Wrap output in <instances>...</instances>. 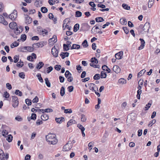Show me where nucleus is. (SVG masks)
<instances>
[{
    "mask_svg": "<svg viewBox=\"0 0 160 160\" xmlns=\"http://www.w3.org/2000/svg\"><path fill=\"white\" fill-rule=\"evenodd\" d=\"M79 28V25L77 23L75 25L73 28V31L74 32H76L77 31H78Z\"/></svg>",
    "mask_w": 160,
    "mask_h": 160,
    "instance_id": "obj_21",
    "label": "nucleus"
},
{
    "mask_svg": "<svg viewBox=\"0 0 160 160\" xmlns=\"http://www.w3.org/2000/svg\"><path fill=\"white\" fill-rule=\"evenodd\" d=\"M82 45L84 48H87L88 46L87 41L86 40H85L83 41L82 43Z\"/></svg>",
    "mask_w": 160,
    "mask_h": 160,
    "instance_id": "obj_33",
    "label": "nucleus"
},
{
    "mask_svg": "<svg viewBox=\"0 0 160 160\" xmlns=\"http://www.w3.org/2000/svg\"><path fill=\"white\" fill-rule=\"evenodd\" d=\"M55 137V134H49L46 136V140L49 144L55 145L57 143L58 141Z\"/></svg>",
    "mask_w": 160,
    "mask_h": 160,
    "instance_id": "obj_1",
    "label": "nucleus"
},
{
    "mask_svg": "<svg viewBox=\"0 0 160 160\" xmlns=\"http://www.w3.org/2000/svg\"><path fill=\"white\" fill-rule=\"evenodd\" d=\"M120 23L123 25H126L127 24V21L125 18H122L120 19Z\"/></svg>",
    "mask_w": 160,
    "mask_h": 160,
    "instance_id": "obj_23",
    "label": "nucleus"
},
{
    "mask_svg": "<svg viewBox=\"0 0 160 160\" xmlns=\"http://www.w3.org/2000/svg\"><path fill=\"white\" fill-rule=\"evenodd\" d=\"M107 76V74L106 72L102 71L100 73V78H106Z\"/></svg>",
    "mask_w": 160,
    "mask_h": 160,
    "instance_id": "obj_22",
    "label": "nucleus"
},
{
    "mask_svg": "<svg viewBox=\"0 0 160 160\" xmlns=\"http://www.w3.org/2000/svg\"><path fill=\"white\" fill-rule=\"evenodd\" d=\"M82 26L83 27H85L86 28V30H89L90 28V26L87 23H84L82 24Z\"/></svg>",
    "mask_w": 160,
    "mask_h": 160,
    "instance_id": "obj_24",
    "label": "nucleus"
},
{
    "mask_svg": "<svg viewBox=\"0 0 160 160\" xmlns=\"http://www.w3.org/2000/svg\"><path fill=\"white\" fill-rule=\"evenodd\" d=\"M15 94L18 95L19 96H21L22 95V92L18 90H16L15 92Z\"/></svg>",
    "mask_w": 160,
    "mask_h": 160,
    "instance_id": "obj_43",
    "label": "nucleus"
},
{
    "mask_svg": "<svg viewBox=\"0 0 160 160\" xmlns=\"http://www.w3.org/2000/svg\"><path fill=\"white\" fill-rule=\"evenodd\" d=\"M0 23H2L4 25H7L8 24V22L5 20L3 16L1 15H0Z\"/></svg>",
    "mask_w": 160,
    "mask_h": 160,
    "instance_id": "obj_8",
    "label": "nucleus"
},
{
    "mask_svg": "<svg viewBox=\"0 0 160 160\" xmlns=\"http://www.w3.org/2000/svg\"><path fill=\"white\" fill-rule=\"evenodd\" d=\"M27 38V36L26 34H22L21 36L20 40H22V42H24L26 40Z\"/></svg>",
    "mask_w": 160,
    "mask_h": 160,
    "instance_id": "obj_40",
    "label": "nucleus"
},
{
    "mask_svg": "<svg viewBox=\"0 0 160 160\" xmlns=\"http://www.w3.org/2000/svg\"><path fill=\"white\" fill-rule=\"evenodd\" d=\"M45 83L46 85L48 87H50L51 86V83L49 82L48 79V78H46L45 79Z\"/></svg>",
    "mask_w": 160,
    "mask_h": 160,
    "instance_id": "obj_41",
    "label": "nucleus"
},
{
    "mask_svg": "<svg viewBox=\"0 0 160 160\" xmlns=\"http://www.w3.org/2000/svg\"><path fill=\"white\" fill-rule=\"evenodd\" d=\"M70 22V19L68 18H66L63 21V24H67V23Z\"/></svg>",
    "mask_w": 160,
    "mask_h": 160,
    "instance_id": "obj_57",
    "label": "nucleus"
},
{
    "mask_svg": "<svg viewBox=\"0 0 160 160\" xmlns=\"http://www.w3.org/2000/svg\"><path fill=\"white\" fill-rule=\"evenodd\" d=\"M15 119L18 121L21 122L22 120V118L20 116H18L15 118Z\"/></svg>",
    "mask_w": 160,
    "mask_h": 160,
    "instance_id": "obj_54",
    "label": "nucleus"
},
{
    "mask_svg": "<svg viewBox=\"0 0 160 160\" xmlns=\"http://www.w3.org/2000/svg\"><path fill=\"white\" fill-rule=\"evenodd\" d=\"M18 13L16 10H14L13 12L9 16V18L12 20H14L17 17Z\"/></svg>",
    "mask_w": 160,
    "mask_h": 160,
    "instance_id": "obj_5",
    "label": "nucleus"
},
{
    "mask_svg": "<svg viewBox=\"0 0 160 160\" xmlns=\"http://www.w3.org/2000/svg\"><path fill=\"white\" fill-rule=\"evenodd\" d=\"M19 59V56L18 55H15L14 57V63H17V62L18 60Z\"/></svg>",
    "mask_w": 160,
    "mask_h": 160,
    "instance_id": "obj_47",
    "label": "nucleus"
},
{
    "mask_svg": "<svg viewBox=\"0 0 160 160\" xmlns=\"http://www.w3.org/2000/svg\"><path fill=\"white\" fill-rule=\"evenodd\" d=\"M122 6L124 9L126 10H129L130 8V6H128V5L125 3L123 4Z\"/></svg>",
    "mask_w": 160,
    "mask_h": 160,
    "instance_id": "obj_44",
    "label": "nucleus"
},
{
    "mask_svg": "<svg viewBox=\"0 0 160 160\" xmlns=\"http://www.w3.org/2000/svg\"><path fill=\"white\" fill-rule=\"evenodd\" d=\"M12 136L10 134L8 136L7 138L6 139V140L8 142H10L12 141Z\"/></svg>",
    "mask_w": 160,
    "mask_h": 160,
    "instance_id": "obj_35",
    "label": "nucleus"
},
{
    "mask_svg": "<svg viewBox=\"0 0 160 160\" xmlns=\"http://www.w3.org/2000/svg\"><path fill=\"white\" fill-rule=\"evenodd\" d=\"M118 82L122 84H124L126 83V81L124 78H121L119 79Z\"/></svg>",
    "mask_w": 160,
    "mask_h": 160,
    "instance_id": "obj_31",
    "label": "nucleus"
},
{
    "mask_svg": "<svg viewBox=\"0 0 160 160\" xmlns=\"http://www.w3.org/2000/svg\"><path fill=\"white\" fill-rule=\"evenodd\" d=\"M19 45V42H15L11 44V47L12 48H13L15 47L18 46Z\"/></svg>",
    "mask_w": 160,
    "mask_h": 160,
    "instance_id": "obj_39",
    "label": "nucleus"
},
{
    "mask_svg": "<svg viewBox=\"0 0 160 160\" xmlns=\"http://www.w3.org/2000/svg\"><path fill=\"white\" fill-rule=\"evenodd\" d=\"M156 122V120L155 119H153L152 120H151V121H150V122H149V124H148V127H151L152 126V125H151V124H154L155 122Z\"/></svg>",
    "mask_w": 160,
    "mask_h": 160,
    "instance_id": "obj_51",
    "label": "nucleus"
},
{
    "mask_svg": "<svg viewBox=\"0 0 160 160\" xmlns=\"http://www.w3.org/2000/svg\"><path fill=\"white\" fill-rule=\"evenodd\" d=\"M94 143V142H89L88 144V146L89 147V151L90 152L92 149V147L93 146Z\"/></svg>",
    "mask_w": 160,
    "mask_h": 160,
    "instance_id": "obj_48",
    "label": "nucleus"
},
{
    "mask_svg": "<svg viewBox=\"0 0 160 160\" xmlns=\"http://www.w3.org/2000/svg\"><path fill=\"white\" fill-rule=\"evenodd\" d=\"M70 141L68 142V143L66 144L63 147L62 150L64 151H69L72 148L71 142L69 143Z\"/></svg>",
    "mask_w": 160,
    "mask_h": 160,
    "instance_id": "obj_3",
    "label": "nucleus"
},
{
    "mask_svg": "<svg viewBox=\"0 0 160 160\" xmlns=\"http://www.w3.org/2000/svg\"><path fill=\"white\" fill-rule=\"evenodd\" d=\"M44 65V63L42 62H40L37 64L36 68L37 69L39 70Z\"/></svg>",
    "mask_w": 160,
    "mask_h": 160,
    "instance_id": "obj_17",
    "label": "nucleus"
},
{
    "mask_svg": "<svg viewBox=\"0 0 160 160\" xmlns=\"http://www.w3.org/2000/svg\"><path fill=\"white\" fill-rule=\"evenodd\" d=\"M16 29L14 30V33H15L16 35H18V34H19L20 32H21L22 31V30H21V31H20V30H19V28H18V27H16Z\"/></svg>",
    "mask_w": 160,
    "mask_h": 160,
    "instance_id": "obj_46",
    "label": "nucleus"
},
{
    "mask_svg": "<svg viewBox=\"0 0 160 160\" xmlns=\"http://www.w3.org/2000/svg\"><path fill=\"white\" fill-rule=\"evenodd\" d=\"M72 111L71 109H64V112L66 113H72Z\"/></svg>",
    "mask_w": 160,
    "mask_h": 160,
    "instance_id": "obj_59",
    "label": "nucleus"
},
{
    "mask_svg": "<svg viewBox=\"0 0 160 160\" xmlns=\"http://www.w3.org/2000/svg\"><path fill=\"white\" fill-rule=\"evenodd\" d=\"M142 93V90L141 89H138L137 91V98L138 99H140V95Z\"/></svg>",
    "mask_w": 160,
    "mask_h": 160,
    "instance_id": "obj_32",
    "label": "nucleus"
},
{
    "mask_svg": "<svg viewBox=\"0 0 160 160\" xmlns=\"http://www.w3.org/2000/svg\"><path fill=\"white\" fill-rule=\"evenodd\" d=\"M41 119L42 120L46 121L48 119V116L46 114L44 113L41 116Z\"/></svg>",
    "mask_w": 160,
    "mask_h": 160,
    "instance_id": "obj_15",
    "label": "nucleus"
},
{
    "mask_svg": "<svg viewBox=\"0 0 160 160\" xmlns=\"http://www.w3.org/2000/svg\"><path fill=\"white\" fill-rule=\"evenodd\" d=\"M56 121L59 123H61L62 122L64 121V117H62L59 118H55Z\"/></svg>",
    "mask_w": 160,
    "mask_h": 160,
    "instance_id": "obj_14",
    "label": "nucleus"
},
{
    "mask_svg": "<svg viewBox=\"0 0 160 160\" xmlns=\"http://www.w3.org/2000/svg\"><path fill=\"white\" fill-rule=\"evenodd\" d=\"M37 115L35 113H32L31 116V119H32V120H35L36 119Z\"/></svg>",
    "mask_w": 160,
    "mask_h": 160,
    "instance_id": "obj_60",
    "label": "nucleus"
},
{
    "mask_svg": "<svg viewBox=\"0 0 160 160\" xmlns=\"http://www.w3.org/2000/svg\"><path fill=\"white\" fill-rule=\"evenodd\" d=\"M12 106L14 108L17 107L19 104V101L18 98L16 96H12Z\"/></svg>",
    "mask_w": 160,
    "mask_h": 160,
    "instance_id": "obj_2",
    "label": "nucleus"
},
{
    "mask_svg": "<svg viewBox=\"0 0 160 160\" xmlns=\"http://www.w3.org/2000/svg\"><path fill=\"white\" fill-rule=\"evenodd\" d=\"M2 133L3 136L4 137H6V135L8 134V132L6 130H4L2 131Z\"/></svg>",
    "mask_w": 160,
    "mask_h": 160,
    "instance_id": "obj_63",
    "label": "nucleus"
},
{
    "mask_svg": "<svg viewBox=\"0 0 160 160\" xmlns=\"http://www.w3.org/2000/svg\"><path fill=\"white\" fill-rule=\"evenodd\" d=\"M75 121L74 120H73V119H71L67 123V127H69V126H71L72 124H74L75 123Z\"/></svg>",
    "mask_w": 160,
    "mask_h": 160,
    "instance_id": "obj_19",
    "label": "nucleus"
},
{
    "mask_svg": "<svg viewBox=\"0 0 160 160\" xmlns=\"http://www.w3.org/2000/svg\"><path fill=\"white\" fill-rule=\"evenodd\" d=\"M36 76L38 77V79L39 80V81L40 82H43V80L41 77V74H40L39 73H38L37 75Z\"/></svg>",
    "mask_w": 160,
    "mask_h": 160,
    "instance_id": "obj_30",
    "label": "nucleus"
},
{
    "mask_svg": "<svg viewBox=\"0 0 160 160\" xmlns=\"http://www.w3.org/2000/svg\"><path fill=\"white\" fill-rule=\"evenodd\" d=\"M146 71V70L143 69L140 72L138 73V77H141L142 75Z\"/></svg>",
    "mask_w": 160,
    "mask_h": 160,
    "instance_id": "obj_36",
    "label": "nucleus"
},
{
    "mask_svg": "<svg viewBox=\"0 0 160 160\" xmlns=\"http://www.w3.org/2000/svg\"><path fill=\"white\" fill-rule=\"evenodd\" d=\"M25 102L26 104L28 105H30L32 104V102L29 99H26L25 100Z\"/></svg>",
    "mask_w": 160,
    "mask_h": 160,
    "instance_id": "obj_52",
    "label": "nucleus"
},
{
    "mask_svg": "<svg viewBox=\"0 0 160 160\" xmlns=\"http://www.w3.org/2000/svg\"><path fill=\"white\" fill-rule=\"evenodd\" d=\"M82 15V12L79 11H77L75 12V17H80Z\"/></svg>",
    "mask_w": 160,
    "mask_h": 160,
    "instance_id": "obj_37",
    "label": "nucleus"
},
{
    "mask_svg": "<svg viewBox=\"0 0 160 160\" xmlns=\"http://www.w3.org/2000/svg\"><path fill=\"white\" fill-rule=\"evenodd\" d=\"M26 46L22 47L19 48L18 51L19 52H26Z\"/></svg>",
    "mask_w": 160,
    "mask_h": 160,
    "instance_id": "obj_18",
    "label": "nucleus"
},
{
    "mask_svg": "<svg viewBox=\"0 0 160 160\" xmlns=\"http://www.w3.org/2000/svg\"><path fill=\"white\" fill-rule=\"evenodd\" d=\"M38 101V97L37 96H36L32 100V102L34 103L37 102Z\"/></svg>",
    "mask_w": 160,
    "mask_h": 160,
    "instance_id": "obj_62",
    "label": "nucleus"
},
{
    "mask_svg": "<svg viewBox=\"0 0 160 160\" xmlns=\"http://www.w3.org/2000/svg\"><path fill=\"white\" fill-rule=\"evenodd\" d=\"M150 27V23L149 22H147L145 23L142 29L145 32H148L149 29Z\"/></svg>",
    "mask_w": 160,
    "mask_h": 160,
    "instance_id": "obj_6",
    "label": "nucleus"
},
{
    "mask_svg": "<svg viewBox=\"0 0 160 160\" xmlns=\"http://www.w3.org/2000/svg\"><path fill=\"white\" fill-rule=\"evenodd\" d=\"M91 62L92 63L94 62L96 64L98 63V61L95 57L92 58L91 59Z\"/></svg>",
    "mask_w": 160,
    "mask_h": 160,
    "instance_id": "obj_28",
    "label": "nucleus"
},
{
    "mask_svg": "<svg viewBox=\"0 0 160 160\" xmlns=\"http://www.w3.org/2000/svg\"><path fill=\"white\" fill-rule=\"evenodd\" d=\"M152 101H150L149 102H148L146 105L145 107V110H147L149 109V108H150L151 107V106L152 104Z\"/></svg>",
    "mask_w": 160,
    "mask_h": 160,
    "instance_id": "obj_29",
    "label": "nucleus"
},
{
    "mask_svg": "<svg viewBox=\"0 0 160 160\" xmlns=\"http://www.w3.org/2000/svg\"><path fill=\"white\" fill-rule=\"evenodd\" d=\"M90 65L91 66L93 67L94 68H100V66L99 65H94L93 63H90Z\"/></svg>",
    "mask_w": 160,
    "mask_h": 160,
    "instance_id": "obj_53",
    "label": "nucleus"
},
{
    "mask_svg": "<svg viewBox=\"0 0 160 160\" xmlns=\"http://www.w3.org/2000/svg\"><path fill=\"white\" fill-rule=\"evenodd\" d=\"M123 55V52L121 51L116 53L115 55V57L117 59H120L122 58Z\"/></svg>",
    "mask_w": 160,
    "mask_h": 160,
    "instance_id": "obj_9",
    "label": "nucleus"
},
{
    "mask_svg": "<svg viewBox=\"0 0 160 160\" xmlns=\"http://www.w3.org/2000/svg\"><path fill=\"white\" fill-rule=\"evenodd\" d=\"M52 41L54 42H56L57 41V37L56 36H53V37L52 38L49 39V42H51Z\"/></svg>",
    "mask_w": 160,
    "mask_h": 160,
    "instance_id": "obj_20",
    "label": "nucleus"
},
{
    "mask_svg": "<svg viewBox=\"0 0 160 160\" xmlns=\"http://www.w3.org/2000/svg\"><path fill=\"white\" fill-rule=\"evenodd\" d=\"M77 127L80 129L81 130V131H84L85 129V128L82 125L80 124H78L77 125Z\"/></svg>",
    "mask_w": 160,
    "mask_h": 160,
    "instance_id": "obj_50",
    "label": "nucleus"
},
{
    "mask_svg": "<svg viewBox=\"0 0 160 160\" xmlns=\"http://www.w3.org/2000/svg\"><path fill=\"white\" fill-rule=\"evenodd\" d=\"M65 88L64 87L62 86L60 90V95L62 96H63L65 94Z\"/></svg>",
    "mask_w": 160,
    "mask_h": 160,
    "instance_id": "obj_25",
    "label": "nucleus"
},
{
    "mask_svg": "<svg viewBox=\"0 0 160 160\" xmlns=\"http://www.w3.org/2000/svg\"><path fill=\"white\" fill-rule=\"evenodd\" d=\"M41 11L43 13H46L47 12L48 10L46 7H43L41 8Z\"/></svg>",
    "mask_w": 160,
    "mask_h": 160,
    "instance_id": "obj_38",
    "label": "nucleus"
},
{
    "mask_svg": "<svg viewBox=\"0 0 160 160\" xmlns=\"http://www.w3.org/2000/svg\"><path fill=\"white\" fill-rule=\"evenodd\" d=\"M95 20L97 22H101L104 20L103 18L101 17H98L96 18Z\"/></svg>",
    "mask_w": 160,
    "mask_h": 160,
    "instance_id": "obj_27",
    "label": "nucleus"
},
{
    "mask_svg": "<svg viewBox=\"0 0 160 160\" xmlns=\"http://www.w3.org/2000/svg\"><path fill=\"white\" fill-rule=\"evenodd\" d=\"M82 67L80 66V65H79L78 66H77V69L78 71V72L80 73L81 71H82Z\"/></svg>",
    "mask_w": 160,
    "mask_h": 160,
    "instance_id": "obj_58",
    "label": "nucleus"
},
{
    "mask_svg": "<svg viewBox=\"0 0 160 160\" xmlns=\"http://www.w3.org/2000/svg\"><path fill=\"white\" fill-rule=\"evenodd\" d=\"M154 0H149L148 2V7L151 8L153 4Z\"/></svg>",
    "mask_w": 160,
    "mask_h": 160,
    "instance_id": "obj_42",
    "label": "nucleus"
},
{
    "mask_svg": "<svg viewBox=\"0 0 160 160\" xmlns=\"http://www.w3.org/2000/svg\"><path fill=\"white\" fill-rule=\"evenodd\" d=\"M100 78L99 74H96L93 77V79L95 80H99Z\"/></svg>",
    "mask_w": 160,
    "mask_h": 160,
    "instance_id": "obj_49",
    "label": "nucleus"
},
{
    "mask_svg": "<svg viewBox=\"0 0 160 160\" xmlns=\"http://www.w3.org/2000/svg\"><path fill=\"white\" fill-rule=\"evenodd\" d=\"M58 51L55 48V46L52 48V53L54 57L55 58L57 57L58 56Z\"/></svg>",
    "mask_w": 160,
    "mask_h": 160,
    "instance_id": "obj_7",
    "label": "nucleus"
},
{
    "mask_svg": "<svg viewBox=\"0 0 160 160\" xmlns=\"http://www.w3.org/2000/svg\"><path fill=\"white\" fill-rule=\"evenodd\" d=\"M80 48V46L79 44H73L71 48V49H78Z\"/></svg>",
    "mask_w": 160,
    "mask_h": 160,
    "instance_id": "obj_16",
    "label": "nucleus"
},
{
    "mask_svg": "<svg viewBox=\"0 0 160 160\" xmlns=\"http://www.w3.org/2000/svg\"><path fill=\"white\" fill-rule=\"evenodd\" d=\"M113 70V71L117 73H119L121 71L120 68L117 65L114 66Z\"/></svg>",
    "mask_w": 160,
    "mask_h": 160,
    "instance_id": "obj_13",
    "label": "nucleus"
},
{
    "mask_svg": "<svg viewBox=\"0 0 160 160\" xmlns=\"http://www.w3.org/2000/svg\"><path fill=\"white\" fill-rule=\"evenodd\" d=\"M86 120V118L85 117V116L82 114L81 115V120L82 122H85Z\"/></svg>",
    "mask_w": 160,
    "mask_h": 160,
    "instance_id": "obj_64",
    "label": "nucleus"
},
{
    "mask_svg": "<svg viewBox=\"0 0 160 160\" xmlns=\"http://www.w3.org/2000/svg\"><path fill=\"white\" fill-rule=\"evenodd\" d=\"M54 68L57 71H59L61 68V66L60 65L57 64L54 66Z\"/></svg>",
    "mask_w": 160,
    "mask_h": 160,
    "instance_id": "obj_45",
    "label": "nucleus"
},
{
    "mask_svg": "<svg viewBox=\"0 0 160 160\" xmlns=\"http://www.w3.org/2000/svg\"><path fill=\"white\" fill-rule=\"evenodd\" d=\"M44 46L43 42H38L37 43H34L32 45V47H34V48H38L40 47H42Z\"/></svg>",
    "mask_w": 160,
    "mask_h": 160,
    "instance_id": "obj_11",
    "label": "nucleus"
},
{
    "mask_svg": "<svg viewBox=\"0 0 160 160\" xmlns=\"http://www.w3.org/2000/svg\"><path fill=\"white\" fill-rule=\"evenodd\" d=\"M47 69V70L46 71L48 73H49L51 72L53 68L52 67V66H50L48 67Z\"/></svg>",
    "mask_w": 160,
    "mask_h": 160,
    "instance_id": "obj_55",
    "label": "nucleus"
},
{
    "mask_svg": "<svg viewBox=\"0 0 160 160\" xmlns=\"http://www.w3.org/2000/svg\"><path fill=\"white\" fill-rule=\"evenodd\" d=\"M26 51L28 52H33L34 50V47L32 46H26Z\"/></svg>",
    "mask_w": 160,
    "mask_h": 160,
    "instance_id": "obj_26",
    "label": "nucleus"
},
{
    "mask_svg": "<svg viewBox=\"0 0 160 160\" xmlns=\"http://www.w3.org/2000/svg\"><path fill=\"white\" fill-rule=\"evenodd\" d=\"M19 77L22 79H24L25 78V74L23 72H21L19 73Z\"/></svg>",
    "mask_w": 160,
    "mask_h": 160,
    "instance_id": "obj_56",
    "label": "nucleus"
},
{
    "mask_svg": "<svg viewBox=\"0 0 160 160\" xmlns=\"http://www.w3.org/2000/svg\"><path fill=\"white\" fill-rule=\"evenodd\" d=\"M16 27H17V24L15 22H12L9 24V27L11 29H14Z\"/></svg>",
    "mask_w": 160,
    "mask_h": 160,
    "instance_id": "obj_12",
    "label": "nucleus"
},
{
    "mask_svg": "<svg viewBox=\"0 0 160 160\" xmlns=\"http://www.w3.org/2000/svg\"><path fill=\"white\" fill-rule=\"evenodd\" d=\"M32 22V18L28 15H26L25 18V22L27 24L31 23Z\"/></svg>",
    "mask_w": 160,
    "mask_h": 160,
    "instance_id": "obj_10",
    "label": "nucleus"
},
{
    "mask_svg": "<svg viewBox=\"0 0 160 160\" xmlns=\"http://www.w3.org/2000/svg\"><path fill=\"white\" fill-rule=\"evenodd\" d=\"M104 0H103L102 2H100L97 5L98 7L100 8H106V6L102 4V2H104Z\"/></svg>",
    "mask_w": 160,
    "mask_h": 160,
    "instance_id": "obj_34",
    "label": "nucleus"
},
{
    "mask_svg": "<svg viewBox=\"0 0 160 160\" xmlns=\"http://www.w3.org/2000/svg\"><path fill=\"white\" fill-rule=\"evenodd\" d=\"M65 75V77L68 79V81L69 82H71L72 81L73 78L72 76V75L69 71L67 70L66 71Z\"/></svg>",
    "mask_w": 160,
    "mask_h": 160,
    "instance_id": "obj_4",
    "label": "nucleus"
},
{
    "mask_svg": "<svg viewBox=\"0 0 160 160\" xmlns=\"http://www.w3.org/2000/svg\"><path fill=\"white\" fill-rule=\"evenodd\" d=\"M43 123V122L42 120H40V119H38L36 122V124L38 126Z\"/></svg>",
    "mask_w": 160,
    "mask_h": 160,
    "instance_id": "obj_61",
    "label": "nucleus"
}]
</instances>
